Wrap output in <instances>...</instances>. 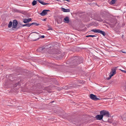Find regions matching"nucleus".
<instances>
[{"label":"nucleus","instance_id":"17","mask_svg":"<svg viewBox=\"0 0 126 126\" xmlns=\"http://www.w3.org/2000/svg\"><path fill=\"white\" fill-rule=\"evenodd\" d=\"M116 0H112L110 2V4L111 5L114 4L115 3Z\"/></svg>","mask_w":126,"mask_h":126},{"label":"nucleus","instance_id":"3","mask_svg":"<svg viewBox=\"0 0 126 126\" xmlns=\"http://www.w3.org/2000/svg\"><path fill=\"white\" fill-rule=\"evenodd\" d=\"M74 59L76 60V65L82 62V61H81V58H79L78 57H75Z\"/></svg>","mask_w":126,"mask_h":126},{"label":"nucleus","instance_id":"25","mask_svg":"<svg viewBox=\"0 0 126 126\" xmlns=\"http://www.w3.org/2000/svg\"><path fill=\"white\" fill-rule=\"evenodd\" d=\"M29 24L31 25H30V26H31L32 25H34V22H33V23H29Z\"/></svg>","mask_w":126,"mask_h":126},{"label":"nucleus","instance_id":"27","mask_svg":"<svg viewBox=\"0 0 126 126\" xmlns=\"http://www.w3.org/2000/svg\"><path fill=\"white\" fill-rule=\"evenodd\" d=\"M44 48L42 47V48H40V50H43L44 49Z\"/></svg>","mask_w":126,"mask_h":126},{"label":"nucleus","instance_id":"21","mask_svg":"<svg viewBox=\"0 0 126 126\" xmlns=\"http://www.w3.org/2000/svg\"><path fill=\"white\" fill-rule=\"evenodd\" d=\"M95 37V35H88L87 36H86V37Z\"/></svg>","mask_w":126,"mask_h":126},{"label":"nucleus","instance_id":"24","mask_svg":"<svg viewBox=\"0 0 126 126\" xmlns=\"http://www.w3.org/2000/svg\"><path fill=\"white\" fill-rule=\"evenodd\" d=\"M120 70L123 72V73H126V71H125L122 70L121 69H120Z\"/></svg>","mask_w":126,"mask_h":126},{"label":"nucleus","instance_id":"23","mask_svg":"<svg viewBox=\"0 0 126 126\" xmlns=\"http://www.w3.org/2000/svg\"><path fill=\"white\" fill-rule=\"evenodd\" d=\"M39 24H37L35 23H34V25H35L36 26H38L39 25Z\"/></svg>","mask_w":126,"mask_h":126},{"label":"nucleus","instance_id":"4","mask_svg":"<svg viewBox=\"0 0 126 126\" xmlns=\"http://www.w3.org/2000/svg\"><path fill=\"white\" fill-rule=\"evenodd\" d=\"M90 97L91 99L95 101L99 99L96 96L93 94H91Z\"/></svg>","mask_w":126,"mask_h":126},{"label":"nucleus","instance_id":"2","mask_svg":"<svg viewBox=\"0 0 126 126\" xmlns=\"http://www.w3.org/2000/svg\"><path fill=\"white\" fill-rule=\"evenodd\" d=\"M100 113L103 115V117L104 116H105L108 118L110 117V114L108 111L103 110L100 111Z\"/></svg>","mask_w":126,"mask_h":126},{"label":"nucleus","instance_id":"9","mask_svg":"<svg viewBox=\"0 0 126 126\" xmlns=\"http://www.w3.org/2000/svg\"><path fill=\"white\" fill-rule=\"evenodd\" d=\"M63 22L64 23H68L69 22V17L68 16H66L64 18Z\"/></svg>","mask_w":126,"mask_h":126},{"label":"nucleus","instance_id":"18","mask_svg":"<svg viewBox=\"0 0 126 126\" xmlns=\"http://www.w3.org/2000/svg\"><path fill=\"white\" fill-rule=\"evenodd\" d=\"M37 1L34 0L33 1L32 3V4L33 6L35 5L37 3Z\"/></svg>","mask_w":126,"mask_h":126},{"label":"nucleus","instance_id":"12","mask_svg":"<svg viewBox=\"0 0 126 126\" xmlns=\"http://www.w3.org/2000/svg\"><path fill=\"white\" fill-rule=\"evenodd\" d=\"M32 33H34L35 34H34L33 35L35 36L37 38L38 37H39V34L37 32H32L31 33V34Z\"/></svg>","mask_w":126,"mask_h":126},{"label":"nucleus","instance_id":"20","mask_svg":"<svg viewBox=\"0 0 126 126\" xmlns=\"http://www.w3.org/2000/svg\"><path fill=\"white\" fill-rule=\"evenodd\" d=\"M30 25L29 23H28L27 24H26L23 25H22V27H24L25 26H26L28 27H29L30 26Z\"/></svg>","mask_w":126,"mask_h":126},{"label":"nucleus","instance_id":"11","mask_svg":"<svg viewBox=\"0 0 126 126\" xmlns=\"http://www.w3.org/2000/svg\"><path fill=\"white\" fill-rule=\"evenodd\" d=\"M62 11L64 12H68L70 11V10L69 9H66L64 8H62Z\"/></svg>","mask_w":126,"mask_h":126},{"label":"nucleus","instance_id":"8","mask_svg":"<svg viewBox=\"0 0 126 126\" xmlns=\"http://www.w3.org/2000/svg\"><path fill=\"white\" fill-rule=\"evenodd\" d=\"M32 20L31 18L25 19L23 20V21L24 23H27L31 21Z\"/></svg>","mask_w":126,"mask_h":126},{"label":"nucleus","instance_id":"10","mask_svg":"<svg viewBox=\"0 0 126 126\" xmlns=\"http://www.w3.org/2000/svg\"><path fill=\"white\" fill-rule=\"evenodd\" d=\"M36 1H38L41 4L45 5L47 4H49L48 3H47L45 2H44L42 1V0H36Z\"/></svg>","mask_w":126,"mask_h":126},{"label":"nucleus","instance_id":"29","mask_svg":"<svg viewBox=\"0 0 126 126\" xmlns=\"http://www.w3.org/2000/svg\"><path fill=\"white\" fill-rule=\"evenodd\" d=\"M45 20H45V19H44V20L45 21Z\"/></svg>","mask_w":126,"mask_h":126},{"label":"nucleus","instance_id":"19","mask_svg":"<svg viewBox=\"0 0 126 126\" xmlns=\"http://www.w3.org/2000/svg\"><path fill=\"white\" fill-rule=\"evenodd\" d=\"M45 37V36L44 35H42V36H40L39 37H38L37 39H35L33 41H36L38 40V39H39V38H44Z\"/></svg>","mask_w":126,"mask_h":126},{"label":"nucleus","instance_id":"13","mask_svg":"<svg viewBox=\"0 0 126 126\" xmlns=\"http://www.w3.org/2000/svg\"><path fill=\"white\" fill-rule=\"evenodd\" d=\"M98 33H101L104 36H105L106 35V33L105 32L100 30H99Z\"/></svg>","mask_w":126,"mask_h":126},{"label":"nucleus","instance_id":"30","mask_svg":"<svg viewBox=\"0 0 126 126\" xmlns=\"http://www.w3.org/2000/svg\"><path fill=\"white\" fill-rule=\"evenodd\" d=\"M125 89H126V86L125 87Z\"/></svg>","mask_w":126,"mask_h":126},{"label":"nucleus","instance_id":"22","mask_svg":"<svg viewBox=\"0 0 126 126\" xmlns=\"http://www.w3.org/2000/svg\"><path fill=\"white\" fill-rule=\"evenodd\" d=\"M97 20L98 21H100V22H102L103 21L102 20L101 18L98 19Z\"/></svg>","mask_w":126,"mask_h":126},{"label":"nucleus","instance_id":"26","mask_svg":"<svg viewBox=\"0 0 126 126\" xmlns=\"http://www.w3.org/2000/svg\"><path fill=\"white\" fill-rule=\"evenodd\" d=\"M121 51L123 53H126V52L125 51H123L122 50H121Z\"/></svg>","mask_w":126,"mask_h":126},{"label":"nucleus","instance_id":"15","mask_svg":"<svg viewBox=\"0 0 126 126\" xmlns=\"http://www.w3.org/2000/svg\"><path fill=\"white\" fill-rule=\"evenodd\" d=\"M99 30V29H94L91 30V31L96 33H98Z\"/></svg>","mask_w":126,"mask_h":126},{"label":"nucleus","instance_id":"7","mask_svg":"<svg viewBox=\"0 0 126 126\" xmlns=\"http://www.w3.org/2000/svg\"><path fill=\"white\" fill-rule=\"evenodd\" d=\"M17 22L16 20H14L13 22V28H16L17 27Z\"/></svg>","mask_w":126,"mask_h":126},{"label":"nucleus","instance_id":"1","mask_svg":"<svg viewBox=\"0 0 126 126\" xmlns=\"http://www.w3.org/2000/svg\"><path fill=\"white\" fill-rule=\"evenodd\" d=\"M117 67H114L111 68V71L110 73L109 77L107 79H110L111 77L116 73V69Z\"/></svg>","mask_w":126,"mask_h":126},{"label":"nucleus","instance_id":"6","mask_svg":"<svg viewBox=\"0 0 126 126\" xmlns=\"http://www.w3.org/2000/svg\"><path fill=\"white\" fill-rule=\"evenodd\" d=\"M95 118L97 120H100L102 119L103 118V115L101 114L97 115L95 117Z\"/></svg>","mask_w":126,"mask_h":126},{"label":"nucleus","instance_id":"28","mask_svg":"<svg viewBox=\"0 0 126 126\" xmlns=\"http://www.w3.org/2000/svg\"><path fill=\"white\" fill-rule=\"evenodd\" d=\"M54 102V101H52L51 102L52 103V102Z\"/></svg>","mask_w":126,"mask_h":126},{"label":"nucleus","instance_id":"14","mask_svg":"<svg viewBox=\"0 0 126 126\" xmlns=\"http://www.w3.org/2000/svg\"><path fill=\"white\" fill-rule=\"evenodd\" d=\"M122 118L123 121H126V114L123 115Z\"/></svg>","mask_w":126,"mask_h":126},{"label":"nucleus","instance_id":"5","mask_svg":"<svg viewBox=\"0 0 126 126\" xmlns=\"http://www.w3.org/2000/svg\"><path fill=\"white\" fill-rule=\"evenodd\" d=\"M49 11V10H44L40 14V15L42 16H44L47 14V12Z\"/></svg>","mask_w":126,"mask_h":126},{"label":"nucleus","instance_id":"16","mask_svg":"<svg viewBox=\"0 0 126 126\" xmlns=\"http://www.w3.org/2000/svg\"><path fill=\"white\" fill-rule=\"evenodd\" d=\"M12 22L10 21L8 25V27L9 28L11 27L12 26Z\"/></svg>","mask_w":126,"mask_h":126}]
</instances>
